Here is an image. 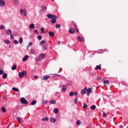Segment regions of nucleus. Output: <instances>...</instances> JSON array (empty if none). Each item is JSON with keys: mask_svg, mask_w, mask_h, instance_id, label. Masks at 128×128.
<instances>
[{"mask_svg": "<svg viewBox=\"0 0 128 128\" xmlns=\"http://www.w3.org/2000/svg\"><path fill=\"white\" fill-rule=\"evenodd\" d=\"M36 34H38V30H35L34 31V33H36Z\"/></svg>", "mask_w": 128, "mask_h": 128, "instance_id": "nucleus-53", "label": "nucleus"}, {"mask_svg": "<svg viewBox=\"0 0 128 128\" xmlns=\"http://www.w3.org/2000/svg\"><path fill=\"white\" fill-rule=\"evenodd\" d=\"M86 92V91L84 89L82 90L80 92L81 94H84Z\"/></svg>", "mask_w": 128, "mask_h": 128, "instance_id": "nucleus-19", "label": "nucleus"}, {"mask_svg": "<svg viewBox=\"0 0 128 128\" xmlns=\"http://www.w3.org/2000/svg\"><path fill=\"white\" fill-rule=\"evenodd\" d=\"M12 90H14V92H18V88H12Z\"/></svg>", "mask_w": 128, "mask_h": 128, "instance_id": "nucleus-35", "label": "nucleus"}, {"mask_svg": "<svg viewBox=\"0 0 128 128\" xmlns=\"http://www.w3.org/2000/svg\"><path fill=\"white\" fill-rule=\"evenodd\" d=\"M18 42L19 44H22V42H24V39H22V38H19Z\"/></svg>", "mask_w": 128, "mask_h": 128, "instance_id": "nucleus-18", "label": "nucleus"}, {"mask_svg": "<svg viewBox=\"0 0 128 128\" xmlns=\"http://www.w3.org/2000/svg\"><path fill=\"white\" fill-rule=\"evenodd\" d=\"M76 32H78L79 30H78V29H76Z\"/></svg>", "mask_w": 128, "mask_h": 128, "instance_id": "nucleus-56", "label": "nucleus"}, {"mask_svg": "<svg viewBox=\"0 0 128 128\" xmlns=\"http://www.w3.org/2000/svg\"><path fill=\"white\" fill-rule=\"evenodd\" d=\"M2 86V84H0V88Z\"/></svg>", "mask_w": 128, "mask_h": 128, "instance_id": "nucleus-64", "label": "nucleus"}, {"mask_svg": "<svg viewBox=\"0 0 128 128\" xmlns=\"http://www.w3.org/2000/svg\"><path fill=\"white\" fill-rule=\"evenodd\" d=\"M12 70H16V64L13 66L12 68Z\"/></svg>", "mask_w": 128, "mask_h": 128, "instance_id": "nucleus-29", "label": "nucleus"}, {"mask_svg": "<svg viewBox=\"0 0 128 128\" xmlns=\"http://www.w3.org/2000/svg\"><path fill=\"white\" fill-rule=\"evenodd\" d=\"M6 34H8V36H10V34H12V30H10V29H8L6 30Z\"/></svg>", "mask_w": 128, "mask_h": 128, "instance_id": "nucleus-14", "label": "nucleus"}, {"mask_svg": "<svg viewBox=\"0 0 128 128\" xmlns=\"http://www.w3.org/2000/svg\"><path fill=\"white\" fill-rule=\"evenodd\" d=\"M46 42V40H42L39 44H40V46H44V44Z\"/></svg>", "mask_w": 128, "mask_h": 128, "instance_id": "nucleus-28", "label": "nucleus"}, {"mask_svg": "<svg viewBox=\"0 0 128 128\" xmlns=\"http://www.w3.org/2000/svg\"><path fill=\"white\" fill-rule=\"evenodd\" d=\"M58 44H60V41H58Z\"/></svg>", "mask_w": 128, "mask_h": 128, "instance_id": "nucleus-62", "label": "nucleus"}, {"mask_svg": "<svg viewBox=\"0 0 128 128\" xmlns=\"http://www.w3.org/2000/svg\"><path fill=\"white\" fill-rule=\"evenodd\" d=\"M38 76L36 75L34 76V78H38Z\"/></svg>", "mask_w": 128, "mask_h": 128, "instance_id": "nucleus-55", "label": "nucleus"}, {"mask_svg": "<svg viewBox=\"0 0 128 128\" xmlns=\"http://www.w3.org/2000/svg\"><path fill=\"white\" fill-rule=\"evenodd\" d=\"M4 70H0V74H3Z\"/></svg>", "mask_w": 128, "mask_h": 128, "instance_id": "nucleus-47", "label": "nucleus"}, {"mask_svg": "<svg viewBox=\"0 0 128 128\" xmlns=\"http://www.w3.org/2000/svg\"><path fill=\"white\" fill-rule=\"evenodd\" d=\"M16 120H18L19 124H20L22 119L20 117H17Z\"/></svg>", "mask_w": 128, "mask_h": 128, "instance_id": "nucleus-22", "label": "nucleus"}, {"mask_svg": "<svg viewBox=\"0 0 128 128\" xmlns=\"http://www.w3.org/2000/svg\"><path fill=\"white\" fill-rule=\"evenodd\" d=\"M56 28H60V24H56Z\"/></svg>", "mask_w": 128, "mask_h": 128, "instance_id": "nucleus-41", "label": "nucleus"}, {"mask_svg": "<svg viewBox=\"0 0 128 128\" xmlns=\"http://www.w3.org/2000/svg\"><path fill=\"white\" fill-rule=\"evenodd\" d=\"M20 102L22 104H28V100H26L24 98H21Z\"/></svg>", "mask_w": 128, "mask_h": 128, "instance_id": "nucleus-2", "label": "nucleus"}, {"mask_svg": "<svg viewBox=\"0 0 128 128\" xmlns=\"http://www.w3.org/2000/svg\"><path fill=\"white\" fill-rule=\"evenodd\" d=\"M54 112L56 114H58V108H54Z\"/></svg>", "mask_w": 128, "mask_h": 128, "instance_id": "nucleus-16", "label": "nucleus"}, {"mask_svg": "<svg viewBox=\"0 0 128 128\" xmlns=\"http://www.w3.org/2000/svg\"><path fill=\"white\" fill-rule=\"evenodd\" d=\"M28 55H26L25 56H24V58L22 59V62H26V60H28Z\"/></svg>", "mask_w": 128, "mask_h": 128, "instance_id": "nucleus-9", "label": "nucleus"}, {"mask_svg": "<svg viewBox=\"0 0 128 128\" xmlns=\"http://www.w3.org/2000/svg\"><path fill=\"white\" fill-rule=\"evenodd\" d=\"M83 104V108H88V105L86 104V102H84Z\"/></svg>", "mask_w": 128, "mask_h": 128, "instance_id": "nucleus-27", "label": "nucleus"}, {"mask_svg": "<svg viewBox=\"0 0 128 128\" xmlns=\"http://www.w3.org/2000/svg\"><path fill=\"white\" fill-rule=\"evenodd\" d=\"M104 84H110V82L108 80H105L104 81Z\"/></svg>", "mask_w": 128, "mask_h": 128, "instance_id": "nucleus-24", "label": "nucleus"}, {"mask_svg": "<svg viewBox=\"0 0 128 128\" xmlns=\"http://www.w3.org/2000/svg\"><path fill=\"white\" fill-rule=\"evenodd\" d=\"M23 14H24V16H26V11L25 10V11L23 12Z\"/></svg>", "mask_w": 128, "mask_h": 128, "instance_id": "nucleus-50", "label": "nucleus"}, {"mask_svg": "<svg viewBox=\"0 0 128 128\" xmlns=\"http://www.w3.org/2000/svg\"><path fill=\"white\" fill-rule=\"evenodd\" d=\"M69 32H70V34H74V28H70L69 30Z\"/></svg>", "mask_w": 128, "mask_h": 128, "instance_id": "nucleus-7", "label": "nucleus"}, {"mask_svg": "<svg viewBox=\"0 0 128 128\" xmlns=\"http://www.w3.org/2000/svg\"><path fill=\"white\" fill-rule=\"evenodd\" d=\"M88 89V88L87 87H85V88H84V90H85L86 91V90Z\"/></svg>", "mask_w": 128, "mask_h": 128, "instance_id": "nucleus-58", "label": "nucleus"}, {"mask_svg": "<svg viewBox=\"0 0 128 128\" xmlns=\"http://www.w3.org/2000/svg\"><path fill=\"white\" fill-rule=\"evenodd\" d=\"M41 32L42 34H44L46 33V31H44V28H41Z\"/></svg>", "mask_w": 128, "mask_h": 128, "instance_id": "nucleus-25", "label": "nucleus"}, {"mask_svg": "<svg viewBox=\"0 0 128 128\" xmlns=\"http://www.w3.org/2000/svg\"><path fill=\"white\" fill-rule=\"evenodd\" d=\"M36 62H40V60H42V58L40 56L37 57L36 58Z\"/></svg>", "mask_w": 128, "mask_h": 128, "instance_id": "nucleus-36", "label": "nucleus"}, {"mask_svg": "<svg viewBox=\"0 0 128 128\" xmlns=\"http://www.w3.org/2000/svg\"><path fill=\"white\" fill-rule=\"evenodd\" d=\"M28 46H32V42H30L28 44Z\"/></svg>", "mask_w": 128, "mask_h": 128, "instance_id": "nucleus-48", "label": "nucleus"}, {"mask_svg": "<svg viewBox=\"0 0 128 128\" xmlns=\"http://www.w3.org/2000/svg\"><path fill=\"white\" fill-rule=\"evenodd\" d=\"M4 26L1 25L0 26V30H4Z\"/></svg>", "mask_w": 128, "mask_h": 128, "instance_id": "nucleus-46", "label": "nucleus"}, {"mask_svg": "<svg viewBox=\"0 0 128 128\" xmlns=\"http://www.w3.org/2000/svg\"><path fill=\"white\" fill-rule=\"evenodd\" d=\"M36 104V100H33L32 102H31L32 106H34Z\"/></svg>", "mask_w": 128, "mask_h": 128, "instance_id": "nucleus-23", "label": "nucleus"}, {"mask_svg": "<svg viewBox=\"0 0 128 128\" xmlns=\"http://www.w3.org/2000/svg\"><path fill=\"white\" fill-rule=\"evenodd\" d=\"M50 122H56V118H50Z\"/></svg>", "mask_w": 128, "mask_h": 128, "instance_id": "nucleus-21", "label": "nucleus"}, {"mask_svg": "<svg viewBox=\"0 0 128 128\" xmlns=\"http://www.w3.org/2000/svg\"><path fill=\"white\" fill-rule=\"evenodd\" d=\"M88 126H92V124L89 123V124H88Z\"/></svg>", "mask_w": 128, "mask_h": 128, "instance_id": "nucleus-60", "label": "nucleus"}, {"mask_svg": "<svg viewBox=\"0 0 128 128\" xmlns=\"http://www.w3.org/2000/svg\"><path fill=\"white\" fill-rule=\"evenodd\" d=\"M12 48V46H9V48Z\"/></svg>", "mask_w": 128, "mask_h": 128, "instance_id": "nucleus-63", "label": "nucleus"}, {"mask_svg": "<svg viewBox=\"0 0 128 128\" xmlns=\"http://www.w3.org/2000/svg\"><path fill=\"white\" fill-rule=\"evenodd\" d=\"M38 40H42V36L39 35V36H38Z\"/></svg>", "mask_w": 128, "mask_h": 128, "instance_id": "nucleus-40", "label": "nucleus"}, {"mask_svg": "<svg viewBox=\"0 0 128 128\" xmlns=\"http://www.w3.org/2000/svg\"><path fill=\"white\" fill-rule=\"evenodd\" d=\"M47 18H52L51 20L52 24H56V18H58V16L52 14H48Z\"/></svg>", "mask_w": 128, "mask_h": 128, "instance_id": "nucleus-1", "label": "nucleus"}, {"mask_svg": "<svg viewBox=\"0 0 128 128\" xmlns=\"http://www.w3.org/2000/svg\"><path fill=\"white\" fill-rule=\"evenodd\" d=\"M76 124H77V126H80V124H82V122H80V120H78L76 122Z\"/></svg>", "mask_w": 128, "mask_h": 128, "instance_id": "nucleus-33", "label": "nucleus"}, {"mask_svg": "<svg viewBox=\"0 0 128 128\" xmlns=\"http://www.w3.org/2000/svg\"><path fill=\"white\" fill-rule=\"evenodd\" d=\"M42 122H44L46 120L48 121V117H46L45 118H42Z\"/></svg>", "mask_w": 128, "mask_h": 128, "instance_id": "nucleus-31", "label": "nucleus"}, {"mask_svg": "<svg viewBox=\"0 0 128 128\" xmlns=\"http://www.w3.org/2000/svg\"><path fill=\"white\" fill-rule=\"evenodd\" d=\"M62 91L63 92H66V89L64 88H66V86L64 85H62Z\"/></svg>", "mask_w": 128, "mask_h": 128, "instance_id": "nucleus-13", "label": "nucleus"}, {"mask_svg": "<svg viewBox=\"0 0 128 128\" xmlns=\"http://www.w3.org/2000/svg\"><path fill=\"white\" fill-rule=\"evenodd\" d=\"M96 80H102V77H100V76H98L97 77Z\"/></svg>", "mask_w": 128, "mask_h": 128, "instance_id": "nucleus-44", "label": "nucleus"}, {"mask_svg": "<svg viewBox=\"0 0 128 128\" xmlns=\"http://www.w3.org/2000/svg\"><path fill=\"white\" fill-rule=\"evenodd\" d=\"M26 71H23L22 72H20L18 74L19 78H23L24 76H26Z\"/></svg>", "mask_w": 128, "mask_h": 128, "instance_id": "nucleus-3", "label": "nucleus"}, {"mask_svg": "<svg viewBox=\"0 0 128 128\" xmlns=\"http://www.w3.org/2000/svg\"><path fill=\"white\" fill-rule=\"evenodd\" d=\"M78 102V98H76L74 100V104H77Z\"/></svg>", "mask_w": 128, "mask_h": 128, "instance_id": "nucleus-38", "label": "nucleus"}, {"mask_svg": "<svg viewBox=\"0 0 128 128\" xmlns=\"http://www.w3.org/2000/svg\"><path fill=\"white\" fill-rule=\"evenodd\" d=\"M30 28H34V24H30Z\"/></svg>", "mask_w": 128, "mask_h": 128, "instance_id": "nucleus-34", "label": "nucleus"}, {"mask_svg": "<svg viewBox=\"0 0 128 128\" xmlns=\"http://www.w3.org/2000/svg\"><path fill=\"white\" fill-rule=\"evenodd\" d=\"M40 56L42 58H44L46 57V54L44 53H42L40 54Z\"/></svg>", "mask_w": 128, "mask_h": 128, "instance_id": "nucleus-17", "label": "nucleus"}, {"mask_svg": "<svg viewBox=\"0 0 128 128\" xmlns=\"http://www.w3.org/2000/svg\"><path fill=\"white\" fill-rule=\"evenodd\" d=\"M77 40H78V42H84V40H82V37L80 36H78L77 37Z\"/></svg>", "mask_w": 128, "mask_h": 128, "instance_id": "nucleus-11", "label": "nucleus"}, {"mask_svg": "<svg viewBox=\"0 0 128 128\" xmlns=\"http://www.w3.org/2000/svg\"><path fill=\"white\" fill-rule=\"evenodd\" d=\"M5 44H10V40H4Z\"/></svg>", "mask_w": 128, "mask_h": 128, "instance_id": "nucleus-32", "label": "nucleus"}, {"mask_svg": "<svg viewBox=\"0 0 128 128\" xmlns=\"http://www.w3.org/2000/svg\"><path fill=\"white\" fill-rule=\"evenodd\" d=\"M28 48H30V46L28 45L27 46V50H28Z\"/></svg>", "mask_w": 128, "mask_h": 128, "instance_id": "nucleus-59", "label": "nucleus"}, {"mask_svg": "<svg viewBox=\"0 0 128 128\" xmlns=\"http://www.w3.org/2000/svg\"><path fill=\"white\" fill-rule=\"evenodd\" d=\"M3 98H4V100H6V97L4 96L3 97Z\"/></svg>", "mask_w": 128, "mask_h": 128, "instance_id": "nucleus-57", "label": "nucleus"}, {"mask_svg": "<svg viewBox=\"0 0 128 128\" xmlns=\"http://www.w3.org/2000/svg\"><path fill=\"white\" fill-rule=\"evenodd\" d=\"M47 8L46 6H43L42 10H46Z\"/></svg>", "mask_w": 128, "mask_h": 128, "instance_id": "nucleus-49", "label": "nucleus"}, {"mask_svg": "<svg viewBox=\"0 0 128 128\" xmlns=\"http://www.w3.org/2000/svg\"><path fill=\"white\" fill-rule=\"evenodd\" d=\"M91 92H92V88H88L86 90V95L88 96H90Z\"/></svg>", "mask_w": 128, "mask_h": 128, "instance_id": "nucleus-5", "label": "nucleus"}, {"mask_svg": "<svg viewBox=\"0 0 128 128\" xmlns=\"http://www.w3.org/2000/svg\"><path fill=\"white\" fill-rule=\"evenodd\" d=\"M14 42L15 44H18V42L16 40H14Z\"/></svg>", "mask_w": 128, "mask_h": 128, "instance_id": "nucleus-42", "label": "nucleus"}, {"mask_svg": "<svg viewBox=\"0 0 128 128\" xmlns=\"http://www.w3.org/2000/svg\"><path fill=\"white\" fill-rule=\"evenodd\" d=\"M14 4H20V0H14Z\"/></svg>", "mask_w": 128, "mask_h": 128, "instance_id": "nucleus-20", "label": "nucleus"}, {"mask_svg": "<svg viewBox=\"0 0 128 128\" xmlns=\"http://www.w3.org/2000/svg\"><path fill=\"white\" fill-rule=\"evenodd\" d=\"M34 49H32L31 50H30V54H34Z\"/></svg>", "mask_w": 128, "mask_h": 128, "instance_id": "nucleus-39", "label": "nucleus"}, {"mask_svg": "<svg viewBox=\"0 0 128 128\" xmlns=\"http://www.w3.org/2000/svg\"><path fill=\"white\" fill-rule=\"evenodd\" d=\"M50 78V76H44L42 78V80H48Z\"/></svg>", "mask_w": 128, "mask_h": 128, "instance_id": "nucleus-4", "label": "nucleus"}, {"mask_svg": "<svg viewBox=\"0 0 128 128\" xmlns=\"http://www.w3.org/2000/svg\"><path fill=\"white\" fill-rule=\"evenodd\" d=\"M1 110L2 112H6V108H4V107H2L1 108Z\"/></svg>", "mask_w": 128, "mask_h": 128, "instance_id": "nucleus-30", "label": "nucleus"}, {"mask_svg": "<svg viewBox=\"0 0 128 128\" xmlns=\"http://www.w3.org/2000/svg\"><path fill=\"white\" fill-rule=\"evenodd\" d=\"M5 4H6V2H4V0H0V6H4Z\"/></svg>", "mask_w": 128, "mask_h": 128, "instance_id": "nucleus-6", "label": "nucleus"}, {"mask_svg": "<svg viewBox=\"0 0 128 128\" xmlns=\"http://www.w3.org/2000/svg\"><path fill=\"white\" fill-rule=\"evenodd\" d=\"M103 116H104V118L106 116V113L103 114Z\"/></svg>", "mask_w": 128, "mask_h": 128, "instance_id": "nucleus-54", "label": "nucleus"}, {"mask_svg": "<svg viewBox=\"0 0 128 128\" xmlns=\"http://www.w3.org/2000/svg\"><path fill=\"white\" fill-rule=\"evenodd\" d=\"M2 78L4 80H6V78H8V74H6V73H3L2 74Z\"/></svg>", "mask_w": 128, "mask_h": 128, "instance_id": "nucleus-12", "label": "nucleus"}, {"mask_svg": "<svg viewBox=\"0 0 128 128\" xmlns=\"http://www.w3.org/2000/svg\"><path fill=\"white\" fill-rule=\"evenodd\" d=\"M10 38H12V40L14 38V36H12V34H10Z\"/></svg>", "mask_w": 128, "mask_h": 128, "instance_id": "nucleus-51", "label": "nucleus"}, {"mask_svg": "<svg viewBox=\"0 0 128 128\" xmlns=\"http://www.w3.org/2000/svg\"><path fill=\"white\" fill-rule=\"evenodd\" d=\"M42 104H48V101L44 100L42 101Z\"/></svg>", "mask_w": 128, "mask_h": 128, "instance_id": "nucleus-15", "label": "nucleus"}, {"mask_svg": "<svg viewBox=\"0 0 128 128\" xmlns=\"http://www.w3.org/2000/svg\"><path fill=\"white\" fill-rule=\"evenodd\" d=\"M69 96H74V92H70L69 94Z\"/></svg>", "mask_w": 128, "mask_h": 128, "instance_id": "nucleus-45", "label": "nucleus"}, {"mask_svg": "<svg viewBox=\"0 0 128 128\" xmlns=\"http://www.w3.org/2000/svg\"><path fill=\"white\" fill-rule=\"evenodd\" d=\"M74 96H78V92H75L74 93Z\"/></svg>", "mask_w": 128, "mask_h": 128, "instance_id": "nucleus-52", "label": "nucleus"}, {"mask_svg": "<svg viewBox=\"0 0 128 128\" xmlns=\"http://www.w3.org/2000/svg\"><path fill=\"white\" fill-rule=\"evenodd\" d=\"M50 104H56V100H52L50 102Z\"/></svg>", "mask_w": 128, "mask_h": 128, "instance_id": "nucleus-37", "label": "nucleus"}, {"mask_svg": "<svg viewBox=\"0 0 128 128\" xmlns=\"http://www.w3.org/2000/svg\"><path fill=\"white\" fill-rule=\"evenodd\" d=\"M101 64L100 65H98V66H96L95 68H94V70H102V66H101Z\"/></svg>", "mask_w": 128, "mask_h": 128, "instance_id": "nucleus-8", "label": "nucleus"}, {"mask_svg": "<svg viewBox=\"0 0 128 128\" xmlns=\"http://www.w3.org/2000/svg\"><path fill=\"white\" fill-rule=\"evenodd\" d=\"M44 50H47L46 47H44Z\"/></svg>", "mask_w": 128, "mask_h": 128, "instance_id": "nucleus-61", "label": "nucleus"}, {"mask_svg": "<svg viewBox=\"0 0 128 128\" xmlns=\"http://www.w3.org/2000/svg\"><path fill=\"white\" fill-rule=\"evenodd\" d=\"M48 34L50 36L52 37L54 36V32H53L50 31L48 32Z\"/></svg>", "mask_w": 128, "mask_h": 128, "instance_id": "nucleus-10", "label": "nucleus"}, {"mask_svg": "<svg viewBox=\"0 0 128 128\" xmlns=\"http://www.w3.org/2000/svg\"><path fill=\"white\" fill-rule=\"evenodd\" d=\"M96 106L94 105H92L91 106H90V109L92 110H96Z\"/></svg>", "mask_w": 128, "mask_h": 128, "instance_id": "nucleus-26", "label": "nucleus"}, {"mask_svg": "<svg viewBox=\"0 0 128 128\" xmlns=\"http://www.w3.org/2000/svg\"><path fill=\"white\" fill-rule=\"evenodd\" d=\"M24 10L21 9L20 10V14H24Z\"/></svg>", "mask_w": 128, "mask_h": 128, "instance_id": "nucleus-43", "label": "nucleus"}]
</instances>
